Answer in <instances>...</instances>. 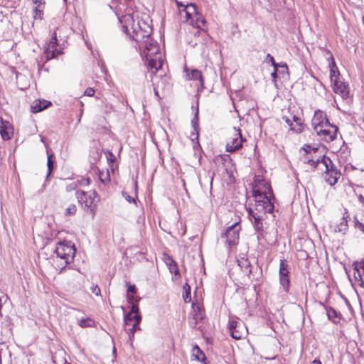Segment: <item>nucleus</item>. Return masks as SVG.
Wrapping results in <instances>:
<instances>
[{
    "label": "nucleus",
    "instance_id": "5fc2aeb1",
    "mask_svg": "<svg viewBox=\"0 0 364 364\" xmlns=\"http://www.w3.org/2000/svg\"><path fill=\"white\" fill-rule=\"evenodd\" d=\"M362 20H363V23L364 24V16H363Z\"/></svg>",
    "mask_w": 364,
    "mask_h": 364
},
{
    "label": "nucleus",
    "instance_id": "20e7f679",
    "mask_svg": "<svg viewBox=\"0 0 364 364\" xmlns=\"http://www.w3.org/2000/svg\"><path fill=\"white\" fill-rule=\"evenodd\" d=\"M311 127L319 139L326 142L334 141L338 128L330 122L326 113L319 109L314 111L311 119Z\"/></svg>",
    "mask_w": 364,
    "mask_h": 364
},
{
    "label": "nucleus",
    "instance_id": "b1692460",
    "mask_svg": "<svg viewBox=\"0 0 364 364\" xmlns=\"http://www.w3.org/2000/svg\"><path fill=\"white\" fill-rule=\"evenodd\" d=\"M205 20L203 15L198 13L196 11V14L193 15V18L191 20V23L193 26L202 29L205 25Z\"/></svg>",
    "mask_w": 364,
    "mask_h": 364
},
{
    "label": "nucleus",
    "instance_id": "473e14b6",
    "mask_svg": "<svg viewBox=\"0 0 364 364\" xmlns=\"http://www.w3.org/2000/svg\"><path fill=\"white\" fill-rule=\"evenodd\" d=\"M131 293H132V294L136 293V287H135V285L129 284V287H128V289H127V301H128L129 303L133 304L132 301L134 299V296L130 295Z\"/></svg>",
    "mask_w": 364,
    "mask_h": 364
},
{
    "label": "nucleus",
    "instance_id": "37998d69",
    "mask_svg": "<svg viewBox=\"0 0 364 364\" xmlns=\"http://www.w3.org/2000/svg\"><path fill=\"white\" fill-rule=\"evenodd\" d=\"M277 68H278V66L274 67V71L271 73V76L274 80H276V78L277 77Z\"/></svg>",
    "mask_w": 364,
    "mask_h": 364
},
{
    "label": "nucleus",
    "instance_id": "aec40b11",
    "mask_svg": "<svg viewBox=\"0 0 364 364\" xmlns=\"http://www.w3.org/2000/svg\"><path fill=\"white\" fill-rule=\"evenodd\" d=\"M0 134L4 140L10 139L14 134V128L11 124L6 120H4L0 117Z\"/></svg>",
    "mask_w": 364,
    "mask_h": 364
},
{
    "label": "nucleus",
    "instance_id": "ddd939ff",
    "mask_svg": "<svg viewBox=\"0 0 364 364\" xmlns=\"http://www.w3.org/2000/svg\"><path fill=\"white\" fill-rule=\"evenodd\" d=\"M240 230L241 226L238 222H236L229 226L222 235V237L225 238V242L229 247L235 246L238 243Z\"/></svg>",
    "mask_w": 364,
    "mask_h": 364
},
{
    "label": "nucleus",
    "instance_id": "a878e982",
    "mask_svg": "<svg viewBox=\"0 0 364 364\" xmlns=\"http://www.w3.org/2000/svg\"><path fill=\"white\" fill-rule=\"evenodd\" d=\"M289 115L287 117H290L291 122L295 120L294 117H301V110L298 106L294 104H290L287 109Z\"/></svg>",
    "mask_w": 364,
    "mask_h": 364
},
{
    "label": "nucleus",
    "instance_id": "4be33fe9",
    "mask_svg": "<svg viewBox=\"0 0 364 364\" xmlns=\"http://www.w3.org/2000/svg\"><path fill=\"white\" fill-rule=\"evenodd\" d=\"M50 105L51 102L49 101L45 100H36L33 102L31 107V110L33 113H38L48 108Z\"/></svg>",
    "mask_w": 364,
    "mask_h": 364
},
{
    "label": "nucleus",
    "instance_id": "79ce46f5",
    "mask_svg": "<svg viewBox=\"0 0 364 364\" xmlns=\"http://www.w3.org/2000/svg\"><path fill=\"white\" fill-rule=\"evenodd\" d=\"M265 181H266V179L262 176H255L254 182L259 183V182H264Z\"/></svg>",
    "mask_w": 364,
    "mask_h": 364
},
{
    "label": "nucleus",
    "instance_id": "8fccbe9b",
    "mask_svg": "<svg viewBox=\"0 0 364 364\" xmlns=\"http://www.w3.org/2000/svg\"><path fill=\"white\" fill-rule=\"evenodd\" d=\"M117 1L121 2L122 0H116ZM133 0H124L125 2H131Z\"/></svg>",
    "mask_w": 364,
    "mask_h": 364
},
{
    "label": "nucleus",
    "instance_id": "bb28decb",
    "mask_svg": "<svg viewBox=\"0 0 364 364\" xmlns=\"http://www.w3.org/2000/svg\"><path fill=\"white\" fill-rule=\"evenodd\" d=\"M347 217L343 215V217L341 219V222L337 225L335 228L334 231L336 232H341L343 234H345L348 229V220L346 219Z\"/></svg>",
    "mask_w": 364,
    "mask_h": 364
},
{
    "label": "nucleus",
    "instance_id": "dca6fc26",
    "mask_svg": "<svg viewBox=\"0 0 364 364\" xmlns=\"http://www.w3.org/2000/svg\"><path fill=\"white\" fill-rule=\"evenodd\" d=\"M175 1L181 17H183V15L184 14L185 21L191 24V20L193 18V15L196 14V5L194 4L185 5L178 0Z\"/></svg>",
    "mask_w": 364,
    "mask_h": 364
},
{
    "label": "nucleus",
    "instance_id": "9b49d317",
    "mask_svg": "<svg viewBox=\"0 0 364 364\" xmlns=\"http://www.w3.org/2000/svg\"><path fill=\"white\" fill-rule=\"evenodd\" d=\"M245 141V139L242 137L240 129L234 127L228 132L226 139V151L232 153L240 149L242 147V143Z\"/></svg>",
    "mask_w": 364,
    "mask_h": 364
},
{
    "label": "nucleus",
    "instance_id": "f8f14e48",
    "mask_svg": "<svg viewBox=\"0 0 364 364\" xmlns=\"http://www.w3.org/2000/svg\"><path fill=\"white\" fill-rule=\"evenodd\" d=\"M76 196L79 203L84 205L85 208L90 210L91 212L95 211L97 203L98 202V198L95 191H77L76 192Z\"/></svg>",
    "mask_w": 364,
    "mask_h": 364
},
{
    "label": "nucleus",
    "instance_id": "7ed1b4c3",
    "mask_svg": "<svg viewBox=\"0 0 364 364\" xmlns=\"http://www.w3.org/2000/svg\"><path fill=\"white\" fill-rule=\"evenodd\" d=\"M252 196L255 198V210L257 213L250 208L248 215L252 217L258 213H271L274 209L275 200L270 183H252Z\"/></svg>",
    "mask_w": 364,
    "mask_h": 364
},
{
    "label": "nucleus",
    "instance_id": "c03bdc74",
    "mask_svg": "<svg viewBox=\"0 0 364 364\" xmlns=\"http://www.w3.org/2000/svg\"><path fill=\"white\" fill-rule=\"evenodd\" d=\"M355 226L357 228H358L360 231H362L364 233V224H363L360 222H358L355 224Z\"/></svg>",
    "mask_w": 364,
    "mask_h": 364
},
{
    "label": "nucleus",
    "instance_id": "f3484780",
    "mask_svg": "<svg viewBox=\"0 0 364 364\" xmlns=\"http://www.w3.org/2000/svg\"><path fill=\"white\" fill-rule=\"evenodd\" d=\"M58 28H57L52 34L51 40L50 41L48 47L46 48V55L48 59L54 58L58 55L62 53V51L60 48H58V46L60 45V41L57 36V31Z\"/></svg>",
    "mask_w": 364,
    "mask_h": 364
},
{
    "label": "nucleus",
    "instance_id": "58836bf2",
    "mask_svg": "<svg viewBox=\"0 0 364 364\" xmlns=\"http://www.w3.org/2000/svg\"><path fill=\"white\" fill-rule=\"evenodd\" d=\"M266 58L267 60H269L274 67L279 66V65L275 62L273 56H272L270 54H267Z\"/></svg>",
    "mask_w": 364,
    "mask_h": 364
},
{
    "label": "nucleus",
    "instance_id": "e433bc0d",
    "mask_svg": "<svg viewBox=\"0 0 364 364\" xmlns=\"http://www.w3.org/2000/svg\"><path fill=\"white\" fill-rule=\"evenodd\" d=\"M76 210V206L73 204H71L66 208V214L68 215H74Z\"/></svg>",
    "mask_w": 364,
    "mask_h": 364
},
{
    "label": "nucleus",
    "instance_id": "7c9ffc66",
    "mask_svg": "<svg viewBox=\"0 0 364 364\" xmlns=\"http://www.w3.org/2000/svg\"><path fill=\"white\" fill-rule=\"evenodd\" d=\"M78 324L82 328L92 327L95 325V321L92 318L87 317L78 320Z\"/></svg>",
    "mask_w": 364,
    "mask_h": 364
},
{
    "label": "nucleus",
    "instance_id": "a19ab883",
    "mask_svg": "<svg viewBox=\"0 0 364 364\" xmlns=\"http://www.w3.org/2000/svg\"><path fill=\"white\" fill-rule=\"evenodd\" d=\"M198 120V113H196L194 117V119L192 120L193 126V128L195 130H196V127L198 126V124H197Z\"/></svg>",
    "mask_w": 364,
    "mask_h": 364
},
{
    "label": "nucleus",
    "instance_id": "1a4fd4ad",
    "mask_svg": "<svg viewBox=\"0 0 364 364\" xmlns=\"http://www.w3.org/2000/svg\"><path fill=\"white\" fill-rule=\"evenodd\" d=\"M55 253L57 257L62 260L61 264L63 267L60 268L62 270L67 264L73 261L76 253V248L71 241L63 240L58 242Z\"/></svg>",
    "mask_w": 364,
    "mask_h": 364
},
{
    "label": "nucleus",
    "instance_id": "2f4dec72",
    "mask_svg": "<svg viewBox=\"0 0 364 364\" xmlns=\"http://www.w3.org/2000/svg\"><path fill=\"white\" fill-rule=\"evenodd\" d=\"M55 158L54 154H48V161H47V166H48V174L47 177L51 173V172L53 170L54 168V160Z\"/></svg>",
    "mask_w": 364,
    "mask_h": 364
},
{
    "label": "nucleus",
    "instance_id": "c9c22d12",
    "mask_svg": "<svg viewBox=\"0 0 364 364\" xmlns=\"http://www.w3.org/2000/svg\"><path fill=\"white\" fill-rule=\"evenodd\" d=\"M326 311L329 319L333 320L334 318L338 317V313L334 309L329 307L328 309H326Z\"/></svg>",
    "mask_w": 364,
    "mask_h": 364
},
{
    "label": "nucleus",
    "instance_id": "2eb2a0df",
    "mask_svg": "<svg viewBox=\"0 0 364 364\" xmlns=\"http://www.w3.org/2000/svg\"><path fill=\"white\" fill-rule=\"evenodd\" d=\"M279 284L282 286L285 292L288 293L289 291V265L285 259H281L279 264Z\"/></svg>",
    "mask_w": 364,
    "mask_h": 364
},
{
    "label": "nucleus",
    "instance_id": "603ef678",
    "mask_svg": "<svg viewBox=\"0 0 364 364\" xmlns=\"http://www.w3.org/2000/svg\"><path fill=\"white\" fill-rule=\"evenodd\" d=\"M63 364H70V363H68L67 360H65L64 363Z\"/></svg>",
    "mask_w": 364,
    "mask_h": 364
},
{
    "label": "nucleus",
    "instance_id": "3c124183",
    "mask_svg": "<svg viewBox=\"0 0 364 364\" xmlns=\"http://www.w3.org/2000/svg\"><path fill=\"white\" fill-rule=\"evenodd\" d=\"M133 188L136 190L137 189V183H133Z\"/></svg>",
    "mask_w": 364,
    "mask_h": 364
},
{
    "label": "nucleus",
    "instance_id": "a211bd4d",
    "mask_svg": "<svg viewBox=\"0 0 364 364\" xmlns=\"http://www.w3.org/2000/svg\"><path fill=\"white\" fill-rule=\"evenodd\" d=\"M282 119L287 124L290 130L296 134H300L304 132L306 127L304 119H302L301 117H294L295 120L291 122L290 117L286 116V114H283Z\"/></svg>",
    "mask_w": 364,
    "mask_h": 364
},
{
    "label": "nucleus",
    "instance_id": "393cba45",
    "mask_svg": "<svg viewBox=\"0 0 364 364\" xmlns=\"http://www.w3.org/2000/svg\"><path fill=\"white\" fill-rule=\"evenodd\" d=\"M164 261L170 272L176 275L178 274V268L176 262L168 255L164 256Z\"/></svg>",
    "mask_w": 364,
    "mask_h": 364
},
{
    "label": "nucleus",
    "instance_id": "6ab92c4d",
    "mask_svg": "<svg viewBox=\"0 0 364 364\" xmlns=\"http://www.w3.org/2000/svg\"><path fill=\"white\" fill-rule=\"evenodd\" d=\"M186 79L188 80L198 81L199 86L201 89L205 87L204 78L201 71L197 69H188L186 67L184 68Z\"/></svg>",
    "mask_w": 364,
    "mask_h": 364
},
{
    "label": "nucleus",
    "instance_id": "72a5a7b5",
    "mask_svg": "<svg viewBox=\"0 0 364 364\" xmlns=\"http://www.w3.org/2000/svg\"><path fill=\"white\" fill-rule=\"evenodd\" d=\"M253 218L255 220V228L258 230H261L262 228V217L260 215H254Z\"/></svg>",
    "mask_w": 364,
    "mask_h": 364
},
{
    "label": "nucleus",
    "instance_id": "f257e3e1",
    "mask_svg": "<svg viewBox=\"0 0 364 364\" xmlns=\"http://www.w3.org/2000/svg\"><path fill=\"white\" fill-rule=\"evenodd\" d=\"M304 163L309 165L312 168L324 173L326 182H338L341 177V171L335 165L332 164L328 157L318 154V148L310 144H304L300 149Z\"/></svg>",
    "mask_w": 364,
    "mask_h": 364
},
{
    "label": "nucleus",
    "instance_id": "412c9836",
    "mask_svg": "<svg viewBox=\"0 0 364 364\" xmlns=\"http://www.w3.org/2000/svg\"><path fill=\"white\" fill-rule=\"evenodd\" d=\"M353 275L355 281L361 287H364V259L360 262L353 264Z\"/></svg>",
    "mask_w": 364,
    "mask_h": 364
},
{
    "label": "nucleus",
    "instance_id": "4468645a",
    "mask_svg": "<svg viewBox=\"0 0 364 364\" xmlns=\"http://www.w3.org/2000/svg\"><path fill=\"white\" fill-rule=\"evenodd\" d=\"M229 331L234 339L239 340L246 335L247 330L242 321L230 318L229 321Z\"/></svg>",
    "mask_w": 364,
    "mask_h": 364
},
{
    "label": "nucleus",
    "instance_id": "de8ad7c7",
    "mask_svg": "<svg viewBox=\"0 0 364 364\" xmlns=\"http://www.w3.org/2000/svg\"><path fill=\"white\" fill-rule=\"evenodd\" d=\"M32 2L36 4V6L38 4H44L43 2H42V0H32Z\"/></svg>",
    "mask_w": 364,
    "mask_h": 364
},
{
    "label": "nucleus",
    "instance_id": "423d86ee",
    "mask_svg": "<svg viewBox=\"0 0 364 364\" xmlns=\"http://www.w3.org/2000/svg\"><path fill=\"white\" fill-rule=\"evenodd\" d=\"M214 162L217 166V169L213 173L211 182L213 180L222 182L235 181V168L230 155L219 154L215 156Z\"/></svg>",
    "mask_w": 364,
    "mask_h": 364
},
{
    "label": "nucleus",
    "instance_id": "5701e85b",
    "mask_svg": "<svg viewBox=\"0 0 364 364\" xmlns=\"http://www.w3.org/2000/svg\"><path fill=\"white\" fill-rule=\"evenodd\" d=\"M237 265L246 275L250 276L251 274V264L247 258L243 257L237 259Z\"/></svg>",
    "mask_w": 364,
    "mask_h": 364
},
{
    "label": "nucleus",
    "instance_id": "9d476101",
    "mask_svg": "<svg viewBox=\"0 0 364 364\" xmlns=\"http://www.w3.org/2000/svg\"><path fill=\"white\" fill-rule=\"evenodd\" d=\"M107 158L109 169L102 170L99 172V179L100 182H110L116 180V171L118 169V166L116 162V157L114 154L109 150L105 151Z\"/></svg>",
    "mask_w": 364,
    "mask_h": 364
},
{
    "label": "nucleus",
    "instance_id": "f03ea898",
    "mask_svg": "<svg viewBox=\"0 0 364 364\" xmlns=\"http://www.w3.org/2000/svg\"><path fill=\"white\" fill-rule=\"evenodd\" d=\"M143 54L147 61V66L151 73V82L156 95H159V90H164L168 83V77L165 75L157 73L162 69L164 55L159 44L156 42H147Z\"/></svg>",
    "mask_w": 364,
    "mask_h": 364
},
{
    "label": "nucleus",
    "instance_id": "4c0bfd02",
    "mask_svg": "<svg viewBox=\"0 0 364 364\" xmlns=\"http://www.w3.org/2000/svg\"><path fill=\"white\" fill-rule=\"evenodd\" d=\"M95 91L92 87H87L85 90L84 95L88 97H92L95 95Z\"/></svg>",
    "mask_w": 364,
    "mask_h": 364
},
{
    "label": "nucleus",
    "instance_id": "c85d7f7f",
    "mask_svg": "<svg viewBox=\"0 0 364 364\" xmlns=\"http://www.w3.org/2000/svg\"><path fill=\"white\" fill-rule=\"evenodd\" d=\"M45 5L44 4H38L34 9V18L36 19L42 20L43 18Z\"/></svg>",
    "mask_w": 364,
    "mask_h": 364
},
{
    "label": "nucleus",
    "instance_id": "ea45409f",
    "mask_svg": "<svg viewBox=\"0 0 364 364\" xmlns=\"http://www.w3.org/2000/svg\"><path fill=\"white\" fill-rule=\"evenodd\" d=\"M91 290H92V292L94 294H95L96 296L100 295L101 291H100V289L99 288L98 286L96 285V286L92 287Z\"/></svg>",
    "mask_w": 364,
    "mask_h": 364
},
{
    "label": "nucleus",
    "instance_id": "09e8293b",
    "mask_svg": "<svg viewBox=\"0 0 364 364\" xmlns=\"http://www.w3.org/2000/svg\"><path fill=\"white\" fill-rule=\"evenodd\" d=\"M311 364H322L319 360H314Z\"/></svg>",
    "mask_w": 364,
    "mask_h": 364
},
{
    "label": "nucleus",
    "instance_id": "c756f323",
    "mask_svg": "<svg viewBox=\"0 0 364 364\" xmlns=\"http://www.w3.org/2000/svg\"><path fill=\"white\" fill-rule=\"evenodd\" d=\"M194 314H193V323H191L192 326H196L198 321L202 320L203 318V314L200 311V307L198 306H196V309L193 306Z\"/></svg>",
    "mask_w": 364,
    "mask_h": 364
},
{
    "label": "nucleus",
    "instance_id": "a18cd8bd",
    "mask_svg": "<svg viewBox=\"0 0 364 364\" xmlns=\"http://www.w3.org/2000/svg\"><path fill=\"white\" fill-rule=\"evenodd\" d=\"M123 195H124V196L125 197L126 200L128 202L131 203V202H134L135 201L134 198H133L132 197L129 196L127 193H123Z\"/></svg>",
    "mask_w": 364,
    "mask_h": 364
},
{
    "label": "nucleus",
    "instance_id": "0eeeda50",
    "mask_svg": "<svg viewBox=\"0 0 364 364\" xmlns=\"http://www.w3.org/2000/svg\"><path fill=\"white\" fill-rule=\"evenodd\" d=\"M327 53L330 55L328 60L329 61V77L332 90L343 99H348L350 96L349 85L342 78L333 54L329 50H327Z\"/></svg>",
    "mask_w": 364,
    "mask_h": 364
},
{
    "label": "nucleus",
    "instance_id": "f704fd0d",
    "mask_svg": "<svg viewBox=\"0 0 364 364\" xmlns=\"http://www.w3.org/2000/svg\"><path fill=\"white\" fill-rule=\"evenodd\" d=\"M183 289L185 291V294H183V299L185 302H188L191 301V287L188 284H186L183 286Z\"/></svg>",
    "mask_w": 364,
    "mask_h": 364
},
{
    "label": "nucleus",
    "instance_id": "cd10ccee",
    "mask_svg": "<svg viewBox=\"0 0 364 364\" xmlns=\"http://www.w3.org/2000/svg\"><path fill=\"white\" fill-rule=\"evenodd\" d=\"M192 356L194 357V358L198 361L204 360L205 358L204 353L198 346H195L193 348Z\"/></svg>",
    "mask_w": 364,
    "mask_h": 364
},
{
    "label": "nucleus",
    "instance_id": "39448f33",
    "mask_svg": "<svg viewBox=\"0 0 364 364\" xmlns=\"http://www.w3.org/2000/svg\"><path fill=\"white\" fill-rule=\"evenodd\" d=\"M134 17V13L128 11L119 18L124 32L136 42L148 40L151 32L150 26L141 20L136 22Z\"/></svg>",
    "mask_w": 364,
    "mask_h": 364
},
{
    "label": "nucleus",
    "instance_id": "6e6552de",
    "mask_svg": "<svg viewBox=\"0 0 364 364\" xmlns=\"http://www.w3.org/2000/svg\"><path fill=\"white\" fill-rule=\"evenodd\" d=\"M141 320V317L139 314L138 306L132 304L130 311L124 316V318L126 331L131 342L134 340V333L136 331L140 330L139 323Z\"/></svg>",
    "mask_w": 364,
    "mask_h": 364
},
{
    "label": "nucleus",
    "instance_id": "864d4df0",
    "mask_svg": "<svg viewBox=\"0 0 364 364\" xmlns=\"http://www.w3.org/2000/svg\"><path fill=\"white\" fill-rule=\"evenodd\" d=\"M212 185H213V183H210V189L212 188Z\"/></svg>",
    "mask_w": 364,
    "mask_h": 364
},
{
    "label": "nucleus",
    "instance_id": "49530a36",
    "mask_svg": "<svg viewBox=\"0 0 364 364\" xmlns=\"http://www.w3.org/2000/svg\"><path fill=\"white\" fill-rule=\"evenodd\" d=\"M358 200L360 203H362L363 205H364V193H359L358 194Z\"/></svg>",
    "mask_w": 364,
    "mask_h": 364
}]
</instances>
